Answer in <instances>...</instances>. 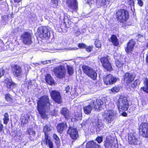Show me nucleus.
<instances>
[{"label": "nucleus", "mask_w": 148, "mask_h": 148, "mask_svg": "<svg viewBox=\"0 0 148 148\" xmlns=\"http://www.w3.org/2000/svg\"><path fill=\"white\" fill-rule=\"evenodd\" d=\"M109 58L108 56L106 57H102L100 58V60L102 66L104 69L107 71H111L112 70V68L109 61Z\"/></svg>", "instance_id": "10"}, {"label": "nucleus", "mask_w": 148, "mask_h": 148, "mask_svg": "<svg viewBox=\"0 0 148 148\" xmlns=\"http://www.w3.org/2000/svg\"><path fill=\"white\" fill-rule=\"evenodd\" d=\"M136 44L135 42L133 40H130L128 43L127 46L125 48V50L126 53L129 54L132 51L134 47Z\"/></svg>", "instance_id": "20"}, {"label": "nucleus", "mask_w": 148, "mask_h": 148, "mask_svg": "<svg viewBox=\"0 0 148 148\" xmlns=\"http://www.w3.org/2000/svg\"><path fill=\"white\" fill-rule=\"evenodd\" d=\"M45 81L49 84L52 85L54 84V80L49 74H47L46 76Z\"/></svg>", "instance_id": "33"}, {"label": "nucleus", "mask_w": 148, "mask_h": 148, "mask_svg": "<svg viewBox=\"0 0 148 148\" xmlns=\"http://www.w3.org/2000/svg\"><path fill=\"white\" fill-rule=\"evenodd\" d=\"M144 86L141 88V90L148 94V79H146L144 81Z\"/></svg>", "instance_id": "31"}, {"label": "nucleus", "mask_w": 148, "mask_h": 148, "mask_svg": "<svg viewBox=\"0 0 148 148\" xmlns=\"http://www.w3.org/2000/svg\"><path fill=\"white\" fill-rule=\"evenodd\" d=\"M66 4L70 11L73 12L77 10L78 3L77 0H66Z\"/></svg>", "instance_id": "16"}, {"label": "nucleus", "mask_w": 148, "mask_h": 148, "mask_svg": "<svg viewBox=\"0 0 148 148\" xmlns=\"http://www.w3.org/2000/svg\"><path fill=\"white\" fill-rule=\"evenodd\" d=\"M5 99L6 101L11 103L14 102V99L11 95L9 93H6L4 95Z\"/></svg>", "instance_id": "32"}, {"label": "nucleus", "mask_w": 148, "mask_h": 148, "mask_svg": "<svg viewBox=\"0 0 148 148\" xmlns=\"http://www.w3.org/2000/svg\"><path fill=\"white\" fill-rule=\"evenodd\" d=\"M82 69L84 73L88 77L94 80L96 79L97 74L95 70L89 66L85 65L82 66Z\"/></svg>", "instance_id": "7"}, {"label": "nucleus", "mask_w": 148, "mask_h": 148, "mask_svg": "<svg viewBox=\"0 0 148 148\" xmlns=\"http://www.w3.org/2000/svg\"><path fill=\"white\" fill-rule=\"evenodd\" d=\"M49 109L46 108L45 109H42L40 108H38V110L41 114L42 117L44 118H47L48 117V115L46 114V112L47 111L46 110H48Z\"/></svg>", "instance_id": "28"}, {"label": "nucleus", "mask_w": 148, "mask_h": 148, "mask_svg": "<svg viewBox=\"0 0 148 148\" xmlns=\"http://www.w3.org/2000/svg\"><path fill=\"white\" fill-rule=\"evenodd\" d=\"M50 105L48 97L46 95L40 98L39 100L38 101V108L49 109Z\"/></svg>", "instance_id": "6"}, {"label": "nucleus", "mask_w": 148, "mask_h": 148, "mask_svg": "<svg viewBox=\"0 0 148 148\" xmlns=\"http://www.w3.org/2000/svg\"><path fill=\"white\" fill-rule=\"evenodd\" d=\"M120 90V88L119 87L115 86L111 88L110 90L113 93L117 92Z\"/></svg>", "instance_id": "43"}, {"label": "nucleus", "mask_w": 148, "mask_h": 148, "mask_svg": "<svg viewBox=\"0 0 148 148\" xmlns=\"http://www.w3.org/2000/svg\"><path fill=\"white\" fill-rule=\"evenodd\" d=\"M138 3L140 6H143V2L142 0H138Z\"/></svg>", "instance_id": "51"}, {"label": "nucleus", "mask_w": 148, "mask_h": 148, "mask_svg": "<svg viewBox=\"0 0 148 148\" xmlns=\"http://www.w3.org/2000/svg\"><path fill=\"white\" fill-rule=\"evenodd\" d=\"M22 0H14V3H19Z\"/></svg>", "instance_id": "57"}, {"label": "nucleus", "mask_w": 148, "mask_h": 148, "mask_svg": "<svg viewBox=\"0 0 148 148\" xmlns=\"http://www.w3.org/2000/svg\"><path fill=\"white\" fill-rule=\"evenodd\" d=\"M140 80L139 79H137L135 80L132 83H131L128 85L132 88H135L138 85L140 84Z\"/></svg>", "instance_id": "34"}, {"label": "nucleus", "mask_w": 148, "mask_h": 148, "mask_svg": "<svg viewBox=\"0 0 148 148\" xmlns=\"http://www.w3.org/2000/svg\"><path fill=\"white\" fill-rule=\"evenodd\" d=\"M128 142L129 143L136 146L141 144L140 141L136 136L134 134H130L128 135Z\"/></svg>", "instance_id": "11"}, {"label": "nucleus", "mask_w": 148, "mask_h": 148, "mask_svg": "<svg viewBox=\"0 0 148 148\" xmlns=\"http://www.w3.org/2000/svg\"><path fill=\"white\" fill-rule=\"evenodd\" d=\"M115 15L118 20L122 23L126 22L129 17L128 12L123 9L118 10L116 13Z\"/></svg>", "instance_id": "4"}, {"label": "nucleus", "mask_w": 148, "mask_h": 148, "mask_svg": "<svg viewBox=\"0 0 148 148\" xmlns=\"http://www.w3.org/2000/svg\"><path fill=\"white\" fill-rule=\"evenodd\" d=\"M67 127V125L66 123L63 122L58 124L56 128L58 132L60 133H62Z\"/></svg>", "instance_id": "23"}, {"label": "nucleus", "mask_w": 148, "mask_h": 148, "mask_svg": "<svg viewBox=\"0 0 148 148\" xmlns=\"http://www.w3.org/2000/svg\"><path fill=\"white\" fill-rule=\"evenodd\" d=\"M78 49V48L77 47H74V48H71L69 47L67 48V50H76Z\"/></svg>", "instance_id": "54"}, {"label": "nucleus", "mask_w": 148, "mask_h": 148, "mask_svg": "<svg viewBox=\"0 0 148 148\" xmlns=\"http://www.w3.org/2000/svg\"><path fill=\"white\" fill-rule=\"evenodd\" d=\"M104 84L107 85H112L115 83L117 79L111 74H109L104 76L103 78Z\"/></svg>", "instance_id": "15"}, {"label": "nucleus", "mask_w": 148, "mask_h": 148, "mask_svg": "<svg viewBox=\"0 0 148 148\" xmlns=\"http://www.w3.org/2000/svg\"><path fill=\"white\" fill-rule=\"evenodd\" d=\"M44 141L46 144L49 147V148H53V144L50 140V138L48 136H45Z\"/></svg>", "instance_id": "27"}, {"label": "nucleus", "mask_w": 148, "mask_h": 148, "mask_svg": "<svg viewBox=\"0 0 148 148\" xmlns=\"http://www.w3.org/2000/svg\"><path fill=\"white\" fill-rule=\"evenodd\" d=\"M139 131L140 134L143 136L148 137V123H142L139 126Z\"/></svg>", "instance_id": "13"}, {"label": "nucleus", "mask_w": 148, "mask_h": 148, "mask_svg": "<svg viewBox=\"0 0 148 148\" xmlns=\"http://www.w3.org/2000/svg\"><path fill=\"white\" fill-rule=\"evenodd\" d=\"M52 3L53 4V7L54 8H56L58 5V0H52Z\"/></svg>", "instance_id": "44"}, {"label": "nucleus", "mask_w": 148, "mask_h": 148, "mask_svg": "<svg viewBox=\"0 0 148 148\" xmlns=\"http://www.w3.org/2000/svg\"><path fill=\"white\" fill-rule=\"evenodd\" d=\"M123 115L124 116H126L127 115V114L126 113H123Z\"/></svg>", "instance_id": "63"}, {"label": "nucleus", "mask_w": 148, "mask_h": 148, "mask_svg": "<svg viewBox=\"0 0 148 148\" xmlns=\"http://www.w3.org/2000/svg\"><path fill=\"white\" fill-rule=\"evenodd\" d=\"M6 3V0H0V5H5Z\"/></svg>", "instance_id": "50"}, {"label": "nucleus", "mask_w": 148, "mask_h": 148, "mask_svg": "<svg viewBox=\"0 0 148 148\" xmlns=\"http://www.w3.org/2000/svg\"><path fill=\"white\" fill-rule=\"evenodd\" d=\"M53 71L55 76L58 78L63 79L66 76V69L63 65H60L55 67L53 69Z\"/></svg>", "instance_id": "5"}, {"label": "nucleus", "mask_w": 148, "mask_h": 148, "mask_svg": "<svg viewBox=\"0 0 148 148\" xmlns=\"http://www.w3.org/2000/svg\"><path fill=\"white\" fill-rule=\"evenodd\" d=\"M108 0H97L96 3L99 5H103L106 3V2Z\"/></svg>", "instance_id": "39"}, {"label": "nucleus", "mask_w": 148, "mask_h": 148, "mask_svg": "<svg viewBox=\"0 0 148 148\" xmlns=\"http://www.w3.org/2000/svg\"><path fill=\"white\" fill-rule=\"evenodd\" d=\"M104 101V102L100 99L97 100L96 101L94 100H92L88 105L84 108L83 109L84 113L86 114H89L94 109L96 110H101L100 108L103 105H107L106 100Z\"/></svg>", "instance_id": "1"}, {"label": "nucleus", "mask_w": 148, "mask_h": 148, "mask_svg": "<svg viewBox=\"0 0 148 148\" xmlns=\"http://www.w3.org/2000/svg\"><path fill=\"white\" fill-rule=\"evenodd\" d=\"M86 148H100V146L93 141L88 142L86 144Z\"/></svg>", "instance_id": "25"}, {"label": "nucleus", "mask_w": 148, "mask_h": 148, "mask_svg": "<svg viewBox=\"0 0 148 148\" xmlns=\"http://www.w3.org/2000/svg\"><path fill=\"white\" fill-rule=\"evenodd\" d=\"M51 60H46L42 62V63L43 64H47L50 63H51Z\"/></svg>", "instance_id": "55"}, {"label": "nucleus", "mask_w": 148, "mask_h": 148, "mask_svg": "<svg viewBox=\"0 0 148 148\" xmlns=\"http://www.w3.org/2000/svg\"><path fill=\"white\" fill-rule=\"evenodd\" d=\"M92 48L93 47L92 46H86V47L85 48L86 49V51L88 52H90L92 51Z\"/></svg>", "instance_id": "46"}, {"label": "nucleus", "mask_w": 148, "mask_h": 148, "mask_svg": "<svg viewBox=\"0 0 148 148\" xmlns=\"http://www.w3.org/2000/svg\"><path fill=\"white\" fill-rule=\"evenodd\" d=\"M70 89L69 86H67V87H66L65 88V91L66 93H68L69 92H70Z\"/></svg>", "instance_id": "53"}, {"label": "nucleus", "mask_w": 148, "mask_h": 148, "mask_svg": "<svg viewBox=\"0 0 148 148\" xmlns=\"http://www.w3.org/2000/svg\"><path fill=\"white\" fill-rule=\"evenodd\" d=\"M51 29L46 27L41 26L38 29V35L43 39H48L51 36Z\"/></svg>", "instance_id": "3"}, {"label": "nucleus", "mask_w": 148, "mask_h": 148, "mask_svg": "<svg viewBox=\"0 0 148 148\" xmlns=\"http://www.w3.org/2000/svg\"><path fill=\"white\" fill-rule=\"evenodd\" d=\"M4 69L2 67L0 69V79L1 78L3 75Z\"/></svg>", "instance_id": "47"}, {"label": "nucleus", "mask_w": 148, "mask_h": 148, "mask_svg": "<svg viewBox=\"0 0 148 148\" xmlns=\"http://www.w3.org/2000/svg\"><path fill=\"white\" fill-rule=\"evenodd\" d=\"M56 111L55 110H53L51 112L50 114L53 116H54L56 114Z\"/></svg>", "instance_id": "56"}, {"label": "nucleus", "mask_w": 148, "mask_h": 148, "mask_svg": "<svg viewBox=\"0 0 148 148\" xmlns=\"http://www.w3.org/2000/svg\"><path fill=\"white\" fill-rule=\"evenodd\" d=\"M110 41L115 46H117L119 44V41L116 36L114 35H112L110 38L109 39Z\"/></svg>", "instance_id": "29"}, {"label": "nucleus", "mask_w": 148, "mask_h": 148, "mask_svg": "<svg viewBox=\"0 0 148 148\" xmlns=\"http://www.w3.org/2000/svg\"><path fill=\"white\" fill-rule=\"evenodd\" d=\"M27 134L29 135L30 136L29 137L32 138V136L34 137L35 134V132L33 130L32 128H28L27 130Z\"/></svg>", "instance_id": "36"}, {"label": "nucleus", "mask_w": 148, "mask_h": 148, "mask_svg": "<svg viewBox=\"0 0 148 148\" xmlns=\"http://www.w3.org/2000/svg\"><path fill=\"white\" fill-rule=\"evenodd\" d=\"M69 111L66 108H63L61 110V113L64 116L66 119H67L69 116Z\"/></svg>", "instance_id": "30"}, {"label": "nucleus", "mask_w": 148, "mask_h": 148, "mask_svg": "<svg viewBox=\"0 0 148 148\" xmlns=\"http://www.w3.org/2000/svg\"><path fill=\"white\" fill-rule=\"evenodd\" d=\"M115 112L112 110H108L106 111L103 114L105 119L107 123H111L115 118Z\"/></svg>", "instance_id": "8"}, {"label": "nucleus", "mask_w": 148, "mask_h": 148, "mask_svg": "<svg viewBox=\"0 0 148 148\" xmlns=\"http://www.w3.org/2000/svg\"><path fill=\"white\" fill-rule=\"evenodd\" d=\"M21 38L24 44L28 45L32 42V37L31 34L28 32H24L21 36Z\"/></svg>", "instance_id": "12"}, {"label": "nucleus", "mask_w": 148, "mask_h": 148, "mask_svg": "<svg viewBox=\"0 0 148 148\" xmlns=\"http://www.w3.org/2000/svg\"><path fill=\"white\" fill-rule=\"evenodd\" d=\"M95 44L96 47L97 48L100 47L101 46V44L99 40L96 39L95 42Z\"/></svg>", "instance_id": "45"}, {"label": "nucleus", "mask_w": 148, "mask_h": 148, "mask_svg": "<svg viewBox=\"0 0 148 148\" xmlns=\"http://www.w3.org/2000/svg\"><path fill=\"white\" fill-rule=\"evenodd\" d=\"M78 47L80 48H85L86 47V45L83 43L78 44Z\"/></svg>", "instance_id": "48"}, {"label": "nucleus", "mask_w": 148, "mask_h": 148, "mask_svg": "<svg viewBox=\"0 0 148 148\" xmlns=\"http://www.w3.org/2000/svg\"><path fill=\"white\" fill-rule=\"evenodd\" d=\"M30 117L28 114H25L22 117L21 121V125L23 126H24L28 123V120Z\"/></svg>", "instance_id": "24"}, {"label": "nucleus", "mask_w": 148, "mask_h": 148, "mask_svg": "<svg viewBox=\"0 0 148 148\" xmlns=\"http://www.w3.org/2000/svg\"><path fill=\"white\" fill-rule=\"evenodd\" d=\"M42 18L40 17V21H42Z\"/></svg>", "instance_id": "64"}, {"label": "nucleus", "mask_w": 148, "mask_h": 148, "mask_svg": "<svg viewBox=\"0 0 148 148\" xmlns=\"http://www.w3.org/2000/svg\"><path fill=\"white\" fill-rule=\"evenodd\" d=\"M70 137L73 139L76 140L78 137V132L77 130L73 127H71L69 128L67 132Z\"/></svg>", "instance_id": "18"}, {"label": "nucleus", "mask_w": 148, "mask_h": 148, "mask_svg": "<svg viewBox=\"0 0 148 148\" xmlns=\"http://www.w3.org/2000/svg\"><path fill=\"white\" fill-rule=\"evenodd\" d=\"M96 140L98 143H100L102 141L103 138L102 137H98Z\"/></svg>", "instance_id": "49"}, {"label": "nucleus", "mask_w": 148, "mask_h": 148, "mask_svg": "<svg viewBox=\"0 0 148 148\" xmlns=\"http://www.w3.org/2000/svg\"><path fill=\"white\" fill-rule=\"evenodd\" d=\"M146 61H147V63H148V54L147 55V57L146 58Z\"/></svg>", "instance_id": "62"}, {"label": "nucleus", "mask_w": 148, "mask_h": 148, "mask_svg": "<svg viewBox=\"0 0 148 148\" xmlns=\"http://www.w3.org/2000/svg\"><path fill=\"white\" fill-rule=\"evenodd\" d=\"M4 85L5 87L10 90H12L16 86V84L14 82L11 78H6L3 81Z\"/></svg>", "instance_id": "14"}, {"label": "nucleus", "mask_w": 148, "mask_h": 148, "mask_svg": "<svg viewBox=\"0 0 148 148\" xmlns=\"http://www.w3.org/2000/svg\"><path fill=\"white\" fill-rule=\"evenodd\" d=\"M53 129V127L48 125H46L44 127L43 132L45 134V136H48L49 135L48 132L51 131Z\"/></svg>", "instance_id": "26"}, {"label": "nucleus", "mask_w": 148, "mask_h": 148, "mask_svg": "<svg viewBox=\"0 0 148 148\" xmlns=\"http://www.w3.org/2000/svg\"><path fill=\"white\" fill-rule=\"evenodd\" d=\"M104 145L105 148H117V145H115L113 140L108 138H106L105 141Z\"/></svg>", "instance_id": "21"}, {"label": "nucleus", "mask_w": 148, "mask_h": 148, "mask_svg": "<svg viewBox=\"0 0 148 148\" xmlns=\"http://www.w3.org/2000/svg\"><path fill=\"white\" fill-rule=\"evenodd\" d=\"M64 21L66 25L68 27H70L73 25V23L71 21L70 18V16L66 14H64Z\"/></svg>", "instance_id": "22"}, {"label": "nucleus", "mask_w": 148, "mask_h": 148, "mask_svg": "<svg viewBox=\"0 0 148 148\" xmlns=\"http://www.w3.org/2000/svg\"><path fill=\"white\" fill-rule=\"evenodd\" d=\"M11 71L12 73L15 77H21L23 75L22 69L21 66L17 64H14L11 66Z\"/></svg>", "instance_id": "9"}, {"label": "nucleus", "mask_w": 148, "mask_h": 148, "mask_svg": "<svg viewBox=\"0 0 148 148\" xmlns=\"http://www.w3.org/2000/svg\"><path fill=\"white\" fill-rule=\"evenodd\" d=\"M28 87H29V86L31 85H32V83L31 82V80H29V81H28Z\"/></svg>", "instance_id": "59"}, {"label": "nucleus", "mask_w": 148, "mask_h": 148, "mask_svg": "<svg viewBox=\"0 0 148 148\" xmlns=\"http://www.w3.org/2000/svg\"><path fill=\"white\" fill-rule=\"evenodd\" d=\"M53 137L54 139L56 140L55 143L57 146L59 145L60 143V140L58 136L54 134L53 135Z\"/></svg>", "instance_id": "38"}, {"label": "nucleus", "mask_w": 148, "mask_h": 148, "mask_svg": "<svg viewBox=\"0 0 148 148\" xmlns=\"http://www.w3.org/2000/svg\"><path fill=\"white\" fill-rule=\"evenodd\" d=\"M138 37H140V36L141 37H143L144 36V35L143 34V35H140V34H138Z\"/></svg>", "instance_id": "61"}, {"label": "nucleus", "mask_w": 148, "mask_h": 148, "mask_svg": "<svg viewBox=\"0 0 148 148\" xmlns=\"http://www.w3.org/2000/svg\"><path fill=\"white\" fill-rule=\"evenodd\" d=\"M116 104L120 112L127 110L128 109L129 104L127 98L125 97L120 96L116 102Z\"/></svg>", "instance_id": "2"}, {"label": "nucleus", "mask_w": 148, "mask_h": 148, "mask_svg": "<svg viewBox=\"0 0 148 148\" xmlns=\"http://www.w3.org/2000/svg\"><path fill=\"white\" fill-rule=\"evenodd\" d=\"M4 129L3 125L1 123H0V132H4Z\"/></svg>", "instance_id": "52"}, {"label": "nucleus", "mask_w": 148, "mask_h": 148, "mask_svg": "<svg viewBox=\"0 0 148 148\" xmlns=\"http://www.w3.org/2000/svg\"><path fill=\"white\" fill-rule=\"evenodd\" d=\"M50 95L53 100L56 102L60 103L62 102V98L60 93L56 90H52L50 92Z\"/></svg>", "instance_id": "17"}, {"label": "nucleus", "mask_w": 148, "mask_h": 148, "mask_svg": "<svg viewBox=\"0 0 148 148\" xmlns=\"http://www.w3.org/2000/svg\"><path fill=\"white\" fill-rule=\"evenodd\" d=\"M135 77V74L128 72L125 73L123 76L124 79L126 81V84L127 85H129L132 82Z\"/></svg>", "instance_id": "19"}, {"label": "nucleus", "mask_w": 148, "mask_h": 148, "mask_svg": "<svg viewBox=\"0 0 148 148\" xmlns=\"http://www.w3.org/2000/svg\"><path fill=\"white\" fill-rule=\"evenodd\" d=\"M82 115L80 112H75L74 114V118L76 120L81 119Z\"/></svg>", "instance_id": "37"}, {"label": "nucleus", "mask_w": 148, "mask_h": 148, "mask_svg": "<svg viewBox=\"0 0 148 148\" xmlns=\"http://www.w3.org/2000/svg\"><path fill=\"white\" fill-rule=\"evenodd\" d=\"M145 19H146L147 21H148V12L147 13L146 16H145Z\"/></svg>", "instance_id": "60"}, {"label": "nucleus", "mask_w": 148, "mask_h": 148, "mask_svg": "<svg viewBox=\"0 0 148 148\" xmlns=\"http://www.w3.org/2000/svg\"><path fill=\"white\" fill-rule=\"evenodd\" d=\"M67 71L68 74L70 75L73 74V70L72 67L70 66H67Z\"/></svg>", "instance_id": "42"}, {"label": "nucleus", "mask_w": 148, "mask_h": 148, "mask_svg": "<svg viewBox=\"0 0 148 148\" xmlns=\"http://www.w3.org/2000/svg\"><path fill=\"white\" fill-rule=\"evenodd\" d=\"M116 66L119 68L122 67L123 64V63L122 61H120L119 60H117L115 61Z\"/></svg>", "instance_id": "40"}, {"label": "nucleus", "mask_w": 148, "mask_h": 148, "mask_svg": "<svg viewBox=\"0 0 148 148\" xmlns=\"http://www.w3.org/2000/svg\"><path fill=\"white\" fill-rule=\"evenodd\" d=\"M3 123L4 124L6 125L8 124L9 121V115L7 112H5L3 115Z\"/></svg>", "instance_id": "35"}, {"label": "nucleus", "mask_w": 148, "mask_h": 148, "mask_svg": "<svg viewBox=\"0 0 148 148\" xmlns=\"http://www.w3.org/2000/svg\"><path fill=\"white\" fill-rule=\"evenodd\" d=\"M102 125V123L101 122H97V124L94 126L95 128L99 130L101 129Z\"/></svg>", "instance_id": "41"}, {"label": "nucleus", "mask_w": 148, "mask_h": 148, "mask_svg": "<svg viewBox=\"0 0 148 148\" xmlns=\"http://www.w3.org/2000/svg\"><path fill=\"white\" fill-rule=\"evenodd\" d=\"M86 122L85 121H83V122L81 124V125L83 126L85 125L86 124Z\"/></svg>", "instance_id": "58"}]
</instances>
